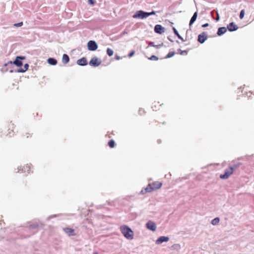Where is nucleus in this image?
<instances>
[{"instance_id": "obj_17", "label": "nucleus", "mask_w": 254, "mask_h": 254, "mask_svg": "<svg viewBox=\"0 0 254 254\" xmlns=\"http://www.w3.org/2000/svg\"><path fill=\"white\" fill-rule=\"evenodd\" d=\"M162 104H160L159 102L155 101L153 103L152 108L154 111H157L159 109V107L161 106Z\"/></svg>"}, {"instance_id": "obj_21", "label": "nucleus", "mask_w": 254, "mask_h": 254, "mask_svg": "<svg viewBox=\"0 0 254 254\" xmlns=\"http://www.w3.org/2000/svg\"><path fill=\"white\" fill-rule=\"evenodd\" d=\"M47 61L50 64L53 65H55L57 64V61L54 58H49Z\"/></svg>"}, {"instance_id": "obj_39", "label": "nucleus", "mask_w": 254, "mask_h": 254, "mask_svg": "<svg viewBox=\"0 0 254 254\" xmlns=\"http://www.w3.org/2000/svg\"><path fill=\"white\" fill-rule=\"evenodd\" d=\"M149 46H153V47H154V46H155V45L153 44V43H152V42H150V43L149 44Z\"/></svg>"}, {"instance_id": "obj_38", "label": "nucleus", "mask_w": 254, "mask_h": 254, "mask_svg": "<svg viewBox=\"0 0 254 254\" xmlns=\"http://www.w3.org/2000/svg\"><path fill=\"white\" fill-rule=\"evenodd\" d=\"M208 25H209V24L207 23L203 24L202 25V27H207Z\"/></svg>"}, {"instance_id": "obj_5", "label": "nucleus", "mask_w": 254, "mask_h": 254, "mask_svg": "<svg viewBox=\"0 0 254 254\" xmlns=\"http://www.w3.org/2000/svg\"><path fill=\"white\" fill-rule=\"evenodd\" d=\"M146 14V12H144L142 10H138L132 16V17L133 18L143 19L147 17Z\"/></svg>"}, {"instance_id": "obj_24", "label": "nucleus", "mask_w": 254, "mask_h": 254, "mask_svg": "<svg viewBox=\"0 0 254 254\" xmlns=\"http://www.w3.org/2000/svg\"><path fill=\"white\" fill-rule=\"evenodd\" d=\"M220 219L218 217H216L213 219L211 221V224L213 225H217L219 223Z\"/></svg>"}, {"instance_id": "obj_25", "label": "nucleus", "mask_w": 254, "mask_h": 254, "mask_svg": "<svg viewBox=\"0 0 254 254\" xmlns=\"http://www.w3.org/2000/svg\"><path fill=\"white\" fill-rule=\"evenodd\" d=\"M146 114V111L143 108H140L138 110V115L140 116H144Z\"/></svg>"}, {"instance_id": "obj_19", "label": "nucleus", "mask_w": 254, "mask_h": 254, "mask_svg": "<svg viewBox=\"0 0 254 254\" xmlns=\"http://www.w3.org/2000/svg\"><path fill=\"white\" fill-rule=\"evenodd\" d=\"M69 61V57L66 54H64L62 58V62L64 64H67Z\"/></svg>"}, {"instance_id": "obj_35", "label": "nucleus", "mask_w": 254, "mask_h": 254, "mask_svg": "<svg viewBox=\"0 0 254 254\" xmlns=\"http://www.w3.org/2000/svg\"><path fill=\"white\" fill-rule=\"evenodd\" d=\"M135 53V51H132L129 54H128V57L129 58L131 57L132 56H133L134 55Z\"/></svg>"}, {"instance_id": "obj_23", "label": "nucleus", "mask_w": 254, "mask_h": 254, "mask_svg": "<svg viewBox=\"0 0 254 254\" xmlns=\"http://www.w3.org/2000/svg\"><path fill=\"white\" fill-rule=\"evenodd\" d=\"M173 31L175 33V34L180 39L182 40L183 41H184V39L183 38L180 36V35L179 34L178 32L176 30V29L175 27L173 28Z\"/></svg>"}, {"instance_id": "obj_18", "label": "nucleus", "mask_w": 254, "mask_h": 254, "mask_svg": "<svg viewBox=\"0 0 254 254\" xmlns=\"http://www.w3.org/2000/svg\"><path fill=\"white\" fill-rule=\"evenodd\" d=\"M226 31H227V29L226 27H220L218 29L217 34L218 35L220 36V35L224 34L225 33H226Z\"/></svg>"}, {"instance_id": "obj_9", "label": "nucleus", "mask_w": 254, "mask_h": 254, "mask_svg": "<svg viewBox=\"0 0 254 254\" xmlns=\"http://www.w3.org/2000/svg\"><path fill=\"white\" fill-rule=\"evenodd\" d=\"M207 38V35L206 32H202L198 36L197 41L200 43H203Z\"/></svg>"}, {"instance_id": "obj_7", "label": "nucleus", "mask_w": 254, "mask_h": 254, "mask_svg": "<svg viewBox=\"0 0 254 254\" xmlns=\"http://www.w3.org/2000/svg\"><path fill=\"white\" fill-rule=\"evenodd\" d=\"M101 64V61L97 57H93L89 62V64L91 66H98Z\"/></svg>"}, {"instance_id": "obj_4", "label": "nucleus", "mask_w": 254, "mask_h": 254, "mask_svg": "<svg viewBox=\"0 0 254 254\" xmlns=\"http://www.w3.org/2000/svg\"><path fill=\"white\" fill-rule=\"evenodd\" d=\"M32 137V133L28 130L23 131L20 135V139L23 142L28 141Z\"/></svg>"}, {"instance_id": "obj_14", "label": "nucleus", "mask_w": 254, "mask_h": 254, "mask_svg": "<svg viewBox=\"0 0 254 254\" xmlns=\"http://www.w3.org/2000/svg\"><path fill=\"white\" fill-rule=\"evenodd\" d=\"M227 28L230 31H234L237 30L238 27L234 22H231L227 26Z\"/></svg>"}, {"instance_id": "obj_10", "label": "nucleus", "mask_w": 254, "mask_h": 254, "mask_svg": "<svg viewBox=\"0 0 254 254\" xmlns=\"http://www.w3.org/2000/svg\"><path fill=\"white\" fill-rule=\"evenodd\" d=\"M63 231L69 236H75L76 234L74 232V230L70 228H64Z\"/></svg>"}, {"instance_id": "obj_41", "label": "nucleus", "mask_w": 254, "mask_h": 254, "mask_svg": "<svg viewBox=\"0 0 254 254\" xmlns=\"http://www.w3.org/2000/svg\"><path fill=\"white\" fill-rule=\"evenodd\" d=\"M219 19V16L218 14H217V17H216V20H218Z\"/></svg>"}, {"instance_id": "obj_36", "label": "nucleus", "mask_w": 254, "mask_h": 254, "mask_svg": "<svg viewBox=\"0 0 254 254\" xmlns=\"http://www.w3.org/2000/svg\"><path fill=\"white\" fill-rule=\"evenodd\" d=\"M115 59L116 60H120V59H121V58H120V57L119 56H118V55H116L115 56Z\"/></svg>"}, {"instance_id": "obj_30", "label": "nucleus", "mask_w": 254, "mask_h": 254, "mask_svg": "<svg viewBox=\"0 0 254 254\" xmlns=\"http://www.w3.org/2000/svg\"><path fill=\"white\" fill-rule=\"evenodd\" d=\"M149 60L152 61H157L158 60V58L156 57V56L153 55L150 58H148Z\"/></svg>"}, {"instance_id": "obj_16", "label": "nucleus", "mask_w": 254, "mask_h": 254, "mask_svg": "<svg viewBox=\"0 0 254 254\" xmlns=\"http://www.w3.org/2000/svg\"><path fill=\"white\" fill-rule=\"evenodd\" d=\"M77 64L79 65H85L87 64V60L85 58H82L77 61Z\"/></svg>"}, {"instance_id": "obj_27", "label": "nucleus", "mask_w": 254, "mask_h": 254, "mask_svg": "<svg viewBox=\"0 0 254 254\" xmlns=\"http://www.w3.org/2000/svg\"><path fill=\"white\" fill-rule=\"evenodd\" d=\"M107 53L109 55V56L111 57L113 55L114 52L112 49L108 48L107 50Z\"/></svg>"}, {"instance_id": "obj_1", "label": "nucleus", "mask_w": 254, "mask_h": 254, "mask_svg": "<svg viewBox=\"0 0 254 254\" xmlns=\"http://www.w3.org/2000/svg\"><path fill=\"white\" fill-rule=\"evenodd\" d=\"M120 231L124 236L127 239L131 240L134 238L133 232L127 225H122L120 228Z\"/></svg>"}, {"instance_id": "obj_8", "label": "nucleus", "mask_w": 254, "mask_h": 254, "mask_svg": "<svg viewBox=\"0 0 254 254\" xmlns=\"http://www.w3.org/2000/svg\"><path fill=\"white\" fill-rule=\"evenodd\" d=\"M31 171V166L29 164H26L21 167L19 172L24 174H29Z\"/></svg>"}, {"instance_id": "obj_34", "label": "nucleus", "mask_w": 254, "mask_h": 254, "mask_svg": "<svg viewBox=\"0 0 254 254\" xmlns=\"http://www.w3.org/2000/svg\"><path fill=\"white\" fill-rule=\"evenodd\" d=\"M13 128H14V127H13V125H11L10 126V127H9V129H10V131L9 132V133H13Z\"/></svg>"}, {"instance_id": "obj_40", "label": "nucleus", "mask_w": 254, "mask_h": 254, "mask_svg": "<svg viewBox=\"0 0 254 254\" xmlns=\"http://www.w3.org/2000/svg\"><path fill=\"white\" fill-rule=\"evenodd\" d=\"M161 46V45H155L154 47L157 48H160V47Z\"/></svg>"}, {"instance_id": "obj_28", "label": "nucleus", "mask_w": 254, "mask_h": 254, "mask_svg": "<svg viewBox=\"0 0 254 254\" xmlns=\"http://www.w3.org/2000/svg\"><path fill=\"white\" fill-rule=\"evenodd\" d=\"M175 54L174 52H170L166 56V58H170L173 57Z\"/></svg>"}, {"instance_id": "obj_37", "label": "nucleus", "mask_w": 254, "mask_h": 254, "mask_svg": "<svg viewBox=\"0 0 254 254\" xmlns=\"http://www.w3.org/2000/svg\"><path fill=\"white\" fill-rule=\"evenodd\" d=\"M88 2L91 4H94V1L93 0H88Z\"/></svg>"}, {"instance_id": "obj_13", "label": "nucleus", "mask_w": 254, "mask_h": 254, "mask_svg": "<svg viewBox=\"0 0 254 254\" xmlns=\"http://www.w3.org/2000/svg\"><path fill=\"white\" fill-rule=\"evenodd\" d=\"M154 31L158 34H162L164 32V28L161 25H156L154 27Z\"/></svg>"}, {"instance_id": "obj_6", "label": "nucleus", "mask_w": 254, "mask_h": 254, "mask_svg": "<svg viewBox=\"0 0 254 254\" xmlns=\"http://www.w3.org/2000/svg\"><path fill=\"white\" fill-rule=\"evenodd\" d=\"M88 49L89 51H95L98 48V45L94 41H89L87 43Z\"/></svg>"}, {"instance_id": "obj_12", "label": "nucleus", "mask_w": 254, "mask_h": 254, "mask_svg": "<svg viewBox=\"0 0 254 254\" xmlns=\"http://www.w3.org/2000/svg\"><path fill=\"white\" fill-rule=\"evenodd\" d=\"M146 227L147 229L154 231L156 229V226L155 223L151 221H148L146 224Z\"/></svg>"}, {"instance_id": "obj_29", "label": "nucleus", "mask_w": 254, "mask_h": 254, "mask_svg": "<svg viewBox=\"0 0 254 254\" xmlns=\"http://www.w3.org/2000/svg\"><path fill=\"white\" fill-rule=\"evenodd\" d=\"M245 10L244 9H242L241 12H240V18L242 19L244 17V15H245Z\"/></svg>"}, {"instance_id": "obj_31", "label": "nucleus", "mask_w": 254, "mask_h": 254, "mask_svg": "<svg viewBox=\"0 0 254 254\" xmlns=\"http://www.w3.org/2000/svg\"><path fill=\"white\" fill-rule=\"evenodd\" d=\"M178 51L180 55H184V54L187 55L188 54V52L187 51H182L181 49H179L178 50Z\"/></svg>"}, {"instance_id": "obj_43", "label": "nucleus", "mask_w": 254, "mask_h": 254, "mask_svg": "<svg viewBox=\"0 0 254 254\" xmlns=\"http://www.w3.org/2000/svg\"><path fill=\"white\" fill-rule=\"evenodd\" d=\"M127 33L125 32H124L123 34H126Z\"/></svg>"}, {"instance_id": "obj_11", "label": "nucleus", "mask_w": 254, "mask_h": 254, "mask_svg": "<svg viewBox=\"0 0 254 254\" xmlns=\"http://www.w3.org/2000/svg\"><path fill=\"white\" fill-rule=\"evenodd\" d=\"M24 59H25L24 57H17L15 60L13 62V64L18 67L21 66L22 65V62L21 60Z\"/></svg>"}, {"instance_id": "obj_2", "label": "nucleus", "mask_w": 254, "mask_h": 254, "mask_svg": "<svg viewBox=\"0 0 254 254\" xmlns=\"http://www.w3.org/2000/svg\"><path fill=\"white\" fill-rule=\"evenodd\" d=\"M162 184L158 181L154 182L152 183L149 184L145 189L144 193L151 192L153 190L159 189L162 187ZM141 191L144 193L143 190Z\"/></svg>"}, {"instance_id": "obj_3", "label": "nucleus", "mask_w": 254, "mask_h": 254, "mask_svg": "<svg viewBox=\"0 0 254 254\" xmlns=\"http://www.w3.org/2000/svg\"><path fill=\"white\" fill-rule=\"evenodd\" d=\"M239 166V165H234L233 166L230 167L225 171L224 174H222L220 176V178L222 179H228L231 175L233 174L234 170L236 169Z\"/></svg>"}, {"instance_id": "obj_26", "label": "nucleus", "mask_w": 254, "mask_h": 254, "mask_svg": "<svg viewBox=\"0 0 254 254\" xmlns=\"http://www.w3.org/2000/svg\"><path fill=\"white\" fill-rule=\"evenodd\" d=\"M108 145L110 148H114L115 146V141L113 139L109 140L108 142Z\"/></svg>"}, {"instance_id": "obj_42", "label": "nucleus", "mask_w": 254, "mask_h": 254, "mask_svg": "<svg viewBox=\"0 0 254 254\" xmlns=\"http://www.w3.org/2000/svg\"><path fill=\"white\" fill-rule=\"evenodd\" d=\"M94 254H98V253H97V252H95V253H94Z\"/></svg>"}, {"instance_id": "obj_15", "label": "nucleus", "mask_w": 254, "mask_h": 254, "mask_svg": "<svg viewBox=\"0 0 254 254\" xmlns=\"http://www.w3.org/2000/svg\"><path fill=\"white\" fill-rule=\"evenodd\" d=\"M169 241V238L165 236H161L159 237L157 240H156V244H160L164 242H168Z\"/></svg>"}, {"instance_id": "obj_20", "label": "nucleus", "mask_w": 254, "mask_h": 254, "mask_svg": "<svg viewBox=\"0 0 254 254\" xmlns=\"http://www.w3.org/2000/svg\"><path fill=\"white\" fill-rule=\"evenodd\" d=\"M197 16V12H195L193 14V16H192V17L190 21V23H189L190 25H191V24H192L193 23V22L196 20Z\"/></svg>"}, {"instance_id": "obj_22", "label": "nucleus", "mask_w": 254, "mask_h": 254, "mask_svg": "<svg viewBox=\"0 0 254 254\" xmlns=\"http://www.w3.org/2000/svg\"><path fill=\"white\" fill-rule=\"evenodd\" d=\"M28 67H29V64H24L23 68H21L18 69V72H24L28 69Z\"/></svg>"}, {"instance_id": "obj_32", "label": "nucleus", "mask_w": 254, "mask_h": 254, "mask_svg": "<svg viewBox=\"0 0 254 254\" xmlns=\"http://www.w3.org/2000/svg\"><path fill=\"white\" fill-rule=\"evenodd\" d=\"M154 14H155V12L154 11H152L151 12H146V15H147V17L150 15H154Z\"/></svg>"}, {"instance_id": "obj_33", "label": "nucleus", "mask_w": 254, "mask_h": 254, "mask_svg": "<svg viewBox=\"0 0 254 254\" xmlns=\"http://www.w3.org/2000/svg\"><path fill=\"white\" fill-rule=\"evenodd\" d=\"M23 25V22H21L18 23H15L14 24V26L15 27H20Z\"/></svg>"}]
</instances>
